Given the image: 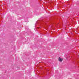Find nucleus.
Instances as JSON below:
<instances>
[{
	"instance_id": "1",
	"label": "nucleus",
	"mask_w": 79,
	"mask_h": 79,
	"mask_svg": "<svg viewBox=\"0 0 79 79\" xmlns=\"http://www.w3.org/2000/svg\"><path fill=\"white\" fill-rule=\"evenodd\" d=\"M63 59H61V58L60 57L59 58V61H63Z\"/></svg>"
}]
</instances>
